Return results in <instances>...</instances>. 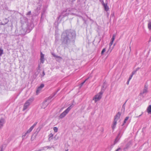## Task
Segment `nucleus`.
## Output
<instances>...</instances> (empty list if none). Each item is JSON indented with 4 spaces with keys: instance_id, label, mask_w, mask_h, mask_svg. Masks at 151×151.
<instances>
[{
    "instance_id": "nucleus-1",
    "label": "nucleus",
    "mask_w": 151,
    "mask_h": 151,
    "mask_svg": "<svg viewBox=\"0 0 151 151\" xmlns=\"http://www.w3.org/2000/svg\"><path fill=\"white\" fill-rule=\"evenodd\" d=\"M75 36V33L71 30L64 31L61 36L62 44L68 45L71 42L74 41Z\"/></svg>"
},
{
    "instance_id": "nucleus-2",
    "label": "nucleus",
    "mask_w": 151,
    "mask_h": 151,
    "mask_svg": "<svg viewBox=\"0 0 151 151\" xmlns=\"http://www.w3.org/2000/svg\"><path fill=\"white\" fill-rule=\"evenodd\" d=\"M74 9H68L64 10L60 14L58 17V19L63 18L68 16L69 14L75 15L73 12Z\"/></svg>"
},
{
    "instance_id": "nucleus-3",
    "label": "nucleus",
    "mask_w": 151,
    "mask_h": 151,
    "mask_svg": "<svg viewBox=\"0 0 151 151\" xmlns=\"http://www.w3.org/2000/svg\"><path fill=\"white\" fill-rule=\"evenodd\" d=\"M34 100L33 98H31L26 101L24 104L22 111H24L29 109V107Z\"/></svg>"
},
{
    "instance_id": "nucleus-4",
    "label": "nucleus",
    "mask_w": 151,
    "mask_h": 151,
    "mask_svg": "<svg viewBox=\"0 0 151 151\" xmlns=\"http://www.w3.org/2000/svg\"><path fill=\"white\" fill-rule=\"evenodd\" d=\"M74 105L72 104L69 107H68L59 116V117L60 119H62L68 113L69 111L71 110Z\"/></svg>"
},
{
    "instance_id": "nucleus-5",
    "label": "nucleus",
    "mask_w": 151,
    "mask_h": 151,
    "mask_svg": "<svg viewBox=\"0 0 151 151\" xmlns=\"http://www.w3.org/2000/svg\"><path fill=\"white\" fill-rule=\"evenodd\" d=\"M103 92L100 91L99 93L95 95L93 99V100H94L95 102L99 100L102 97V96Z\"/></svg>"
},
{
    "instance_id": "nucleus-6",
    "label": "nucleus",
    "mask_w": 151,
    "mask_h": 151,
    "mask_svg": "<svg viewBox=\"0 0 151 151\" xmlns=\"http://www.w3.org/2000/svg\"><path fill=\"white\" fill-rule=\"evenodd\" d=\"M56 93L57 92L53 93L52 95L51 96L49 97L48 99H47L45 101L43 102L42 106V108L45 109L47 107L48 105L47 102L48 101L49 99H51L55 95Z\"/></svg>"
},
{
    "instance_id": "nucleus-7",
    "label": "nucleus",
    "mask_w": 151,
    "mask_h": 151,
    "mask_svg": "<svg viewBox=\"0 0 151 151\" xmlns=\"http://www.w3.org/2000/svg\"><path fill=\"white\" fill-rule=\"evenodd\" d=\"M148 85L147 83H145L144 89L140 91V95H146L148 91Z\"/></svg>"
},
{
    "instance_id": "nucleus-8",
    "label": "nucleus",
    "mask_w": 151,
    "mask_h": 151,
    "mask_svg": "<svg viewBox=\"0 0 151 151\" xmlns=\"http://www.w3.org/2000/svg\"><path fill=\"white\" fill-rule=\"evenodd\" d=\"M5 122V120L4 118H1L0 119V128H2Z\"/></svg>"
},
{
    "instance_id": "nucleus-9",
    "label": "nucleus",
    "mask_w": 151,
    "mask_h": 151,
    "mask_svg": "<svg viewBox=\"0 0 151 151\" xmlns=\"http://www.w3.org/2000/svg\"><path fill=\"white\" fill-rule=\"evenodd\" d=\"M122 135V134L121 133V132L120 131L119 132L118 136L115 139V141L114 142V144H116L118 142Z\"/></svg>"
},
{
    "instance_id": "nucleus-10",
    "label": "nucleus",
    "mask_w": 151,
    "mask_h": 151,
    "mask_svg": "<svg viewBox=\"0 0 151 151\" xmlns=\"http://www.w3.org/2000/svg\"><path fill=\"white\" fill-rule=\"evenodd\" d=\"M121 113L120 112H118L114 117V120L117 121L119 119L121 116Z\"/></svg>"
},
{
    "instance_id": "nucleus-11",
    "label": "nucleus",
    "mask_w": 151,
    "mask_h": 151,
    "mask_svg": "<svg viewBox=\"0 0 151 151\" xmlns=\"http://www.w3.org/2000/svg\"><path fill=\"white\" fill-rule=\"evenodd\" d=\"M44 55L41 52L40 53V62H41L43 63L44 61Z\"/></svg>"
},
{
    "instance_id": "nucleus-12",
    "label": "nucleus",
    "mask_w": 151,
    "mask_h": 151,
    "mask_svg": "<svg viewBox=\"0 0 151 151\" xmlns=\"http://www.w3.org/2000/svg\"><path fill=\"white\" fill-rule=\"evenodd\" d=\"M117 121L114 120V122L111 126L113 130H114L115 129L117 124Z\"/></svg>"
},
{
    "instance_id": "nucleus-13",
    "label": "nucleus",
    "mask_w": 151,
    "mask_h": 151,
    "mask_svg": "<svg viewBox=\"0 0 151 151\" xmlns=\"http://www.w3.org/2000/svg\"><path fill=\"white\" fill-rule=\"evenodd\" d=\"M148 28L149 30H151V20H149L148 21Z\"/></svg>"
},
{
    "instance_id": "nucleus-14",
    "label": "nucleus",
    "mask_w": 151,
    "mask_h": 151,
    "mask_svg": "<svg viewBox=\"0 0 151 151\" xmlns=\"http://www.w3.org/2000/svg\"><path fill=\"white\" fill-rule=\"evenodd\" d=\"M147 111L149 114H151V105H150L147 108Z\"/></svg>"
},
{
    "instance_id": "nucleus-15",
    "label": "nucleus",
    "mask_w": 151,
    "mask_h": 151,
    "mask_svg": "<svg viewBox=\"0 0 151 151\" xmlns=\"http://www.w3.org/2000/svg\"><path fill=\"white\" fill-rule=\"evenodd\" d=\"M48 137V140L49 141H50L51 139H52L53 138V134L52 133H50L49 134Z\"/></svg>"
},
{
    "instance_id": "nucleus-16",
    "label": "nucleus",
    "mask_w": 151,
    "mask_h": 151,
    "mask_svg": "<svg viewBox=\"0 0 151 151\" xmlns=\"http://www.w3.org/2000/svg\"><path fill=\"white\" fill-rule=\"evenodd\" d=\"M103 6L104 8V9L106 11H108L109 10V8L107 6V4H104V5Z\"/></svg>"
},
{
    "instance_id": "nucleus-17",
    "label": "nucleus",
    "mask_w": 151,
    "mask_h": 151,
    "mask_svg": "<svg viewBox=\"0 0 151 151\" xmlns=\"http://www.w3.org/2000/svg\"><path fill=\"white\" fill-rule=\"evenodd\" d=\"M42 88H40L39 87L37 88V91H36V94L37 95L39 93H40V91L41 90Z\"/></svg>"
},
{
    "instance_id": "nucleus-18",
    "label": "nucleus",
    "mask_w": 151,
    "mask_h": 151,
    "mask_svg": "<svg viewBox=\"0 0 151 151\" xmlns=\"http://www.w3.org/2000/svg\"><path fill=\"white\" fill-rule=\"evenodd\" d=\"M32 128L30 127L26 133L28 135V134L32 131Z\"/></svg>"
},
{
    "instance_id": "nucleus-19",
    "label": "nucleus",
    "mask_w": 151,
    "mask_h": 151,
    "mask_svg": "<svg viewBox=\"0 0 151 151\" xmlns=\"http://www.w3.org/2000/svg\"><path fill=\"white\" fill-rule=\"evenodd\" d=\"M32 128L30 127L26 133L28 135V134L32 131Z\"/></svg>"
},
{
    "instance_id": "nucleus-20",
    "label": "nucleus",
    "mask_w": 151,
    "mask_h": 151,
    "mask_svg": "<svg viewBox=\"0 0 151 151\" xmlns=\"http://www.w3.org/2000/svg\"><path fill=\"white\" fill-rule=\"evenodd\" d=\"M32 128L30 127L26 133L28 135V134L32 131Z\"/></svg>"
},
{
    "instance_id": "nucleus-21",
    "label": "nucleus",
    "mask_w": 151,
    "mask_h": 151,
    "mask_svg": "<svg viewBox=\"0 0 151 151\" xmlns=\"http://www.w3.org/2000/svg\"><path fill=\"white\" fill-rule=\"evenodd\" d=\"M129 119V117H126L125 118V119L124 121V123L122 124V126L124 125V124L126 123V121L128 119Z\"/></svg>"
},
{
    "instance_id": "nucleus-22",
    "label": "nucleus",
    "mask_w": 151,
    "mask_h": 151,
    "mask_svg": "<svg viewBox=\"0 0 151 151\" xmlns=\"http://www.w3.org/2000/svg\"><path fill=\"white\" fill-rule=\"evenodd\" d=\"M27 135V136H28V135L26 133H25L24 134H23V135L22 136V138L23 139L25 138V137Z\"/></svg>"
},
{
    "instance_id": "nucleus-23",
    "label": "nucleus",
    "mask_w": 151,
    "mask_h": 151,
    "mask_svg": "<svg viewBox=\"0 0 151 151\" xmlns=\"http://www.w3.org/2000/svg\"><path fill=\"white\" fill-rule=\"evenodd\" d=\"M5 20L6 21V22L4 23H1V24L5 25V24H6L8 23V20L7 19H6V18L5 19Z\"/></svg>"
},
{
    "instance_id": "nucleus-24",
    "label": "nucleus",
    "mask_w": 151,
    "mask_h": 151,
    "mask_svg": "<svg viewBox=\"0 0 151 151\" xmlns=\"http://www.w3.org/2000/svg\"><path fill=\"white\" fill-rule=\"evenodd\" d=\"M129 145H127L125 146V147L124 148L123 150L124 151H126L127 150L128 148Z\"/></svg>"
},
{
    "instance_id": "nucleus-25",
    "label": "nucleus",
    "mask_w": 151,
    "mask_h": 151,
    "mask_svg": "<svg viewBox=\"0 0 151 151\" xmlns=\"http://www.w3.org/2000/svg\"><path fill=\"white\" fill-rule=\"evenodd\" d=\"M53 130L55 132H56L58 131V128L56 127H54L53 128Z\"/></svg>"
},
{
    "instance_id": "nucleus-26",
    "label": "nucleus",
    "mask_w": 151,
    "mask_h": 151,
    "mask_svg": "<svg viewBox=\"0 0 151 151\" xmlns=\"http://www.w3.org/2000/svg\"><path fill=\"white\" fill-rule=\"evenodd\" d=\"M37 122H35L34 124L32 126H31L30 127L32 128V129H33V128H34V127H35V126L36 125V124H37Z\"/></svg>"
},
{
    "instance_id": "nucleus-27",
    "label": "nucleus",
    "mask_w": 151,
    "mask_h": 151,
    "mask_svg": "<svg viewBox=\"0 0 151 151\" xmlns=\"http://www.w3.org/2000/svg\"><path fill=\"white\" fill-rule=\"evenodd\" d=\"M37 122H35L34 124L32 126H31L30 127L32 128V129H33V128H34V127H35V126L36 125V124H37Z\"/></svg>"
},
{
    "instance_id": "nucleus-28",
    "label": "nucleus",
    "mask_w": 151,
    "mask_h": 151,
    "mask_svg": "<svg viewBox=\"0 0 151 151\" xmlns=\"http://www.w3.org/2000/svg\"><path fill=\"white\" fill-rule=\"evenodd\" d=\"M116 35H113L112 36V37L111 39V40L112 41H114L115 39Z\"/></svg>"
},
{
    "instance_id": "nucleus-29",
    "label": "nucleus",
    "mask_w": 151,
    "mask_h": 151,
    "mask_svg": "<svg viewBox=\"0 0 151 151\" xmlns=\"http://www.w3.org/2000/svg\"><path fill=\"white\" fill-rule=\"evenodd\" d=\"M47 148V149H50L51 148V147L50 146H45L43 147V149L44 150L45 149Z\"/></svg>"
},
{
    "instance_id": "nucleus-30",
    "label": "nucleus",
    "mask_w": 151,
    "mask_h": 151,
    "mask_svg": "<svg viewBox=\"0 0 151 151\" xmlns=\"http://www.w3.org/2000/svg\"><path fill=\"white\" fill-rule=\"evenodd\" d=\"M106 51V49L105 48H104L102 51H101V54L102 55H103V53Z\"/></svg>"
},
{
    "instance_id": "nucleus-31",
    "label": "nucleus",
    "mask_w": 151,
    "mask_h": 151,
    "mask_svg": "<svg viewBox=\"0 0 151 151\" xmlns=\"http://www.w3.org/2000/svg\"><path fill=\"white\" fill-rule=\"evenodd\" d=\"M114 41H112L111 40V41L109 44V45L110 47L113 44Z\"/></svg>"
},
{
    "instance_id": "nucleus-32",
    "label": "nucleus",
    "mask_w": 151,
    "mask_h": 151,
    "mask_svg": "<svg viewBox=\"0 0 151 151\" xmlns=\"http://www.w3.org/2000/svg\"><path fill=\"white\" fill-rule=\"evenodd\" d=\"M100 1L102 4L103 6L104 5V4H106L104 2V1L103 0H100Z\"/></svg>"
},
{
    "instance_id": "nucleus-33",
    "label": "nucleus",
    "mask_w": 151,
    "mask_h": 151,
    "mask_svg": "<svg viewBox=\"0 0 151 151\" xmlns=\"http://www.w3.org/2000/svg\"><path fill=\"white\" fill-rule=\"evenodd\" d=\"M122 148L121 147H119L118 148L116 149L115 151H122Z\"/></svg>"
},
{
    "instance_id": "nucleus-34",
    "label": "nucleus",
    "mask_w": 151,
    "mask_h": 151,
    "mask_svg": "<svg viewBox=\"0 0 151 151\" xmlns=\"http://www.w3.org/2000/svg\"><path fill=\"white\" fill-rule=\"evenodd\" d=\"M44 84H41L39 87L42 89L43 87H44Z\"/></svg>"
},
{
    "instance_id": "nucleus-35",
    "label": "nucleus",
    "mask_w": 151,
    "mask_h": 151,
    "mask_svg": "<svg viewBox=\"0 0 151 151\" xmlns=\"http://www.w3.org/2000/svg\"><path fill=\"white\" fill-rule=\"evenodd\" d=\"M136 72L137 71L135 70L133 71L132 73V76H133V75H134V74L136 73Z\"/></svg>"
},
{
    "instance_id": "nucleus-36",
    "label": "nucleus",
    "mask_w": 151,
    "mask_h": 151,
    "mask_svg": "<svg viewBox=\"0 0 151 151\" xmlns=\"http://www.w3.org/2000/svg\"><path fill=\"white\" fill-rule=\"evenodd\" d=\"M132 75H130V76L129 77L128 79L129 81H130V80L132 79Z\"/></svg>"
},
{
    "instance_id": "nucleus-37",
    "label": "nucleus",
    "mask_w": 151,
    "mask_h": 151,
    "mask_svg": "<svg viewBox=\"0 0 151 151\" xmlns=\"http://www.w3.org/2000/svg\"><path fill=\"white\" fill-rule=\"evenodd\" d=\"M125 103H124L122 106V108H123L124 110L125 109Z\"/></svg>"
},
{
    "instance_id": "nucleus-38",
    "label": "nucleus",
    "mask_w": 151,
    "mask_h": 151,
    "mask_svg": "<svg viewBox=\"0 0 151 151\" xmlns=\"http://www.w3.org/2000/svg\"><path fill=\"white\" fill-rule=\"evenodd\" d=\"M31 14V11H29L27 13L26 15H30Z\"/></svg>"
},
{
    "instance_id": "nucleus-39",
    "label": "nucleus",
    "mask_w": 151,
    "mask_h": 151,
    "mask_svg": "<svg viewBox=\"0 0 151 151\" xmlns=\"http://www.w3.org/2000/svg\"><path fill=\"white\" fill-rule=\"evenodd\" d=\"M44 150L43 149V147L42 148V149H39L38 150H35V151H42V150Z\"/></svg>"
},
{
    "instance_id": "nucleus-40",
    "label": "nucleus",
    "mask_w": 151,
    "mask_h": 151,
    "mask_svg": "<svg viewBox=\"0 0 151 151\" xmlns=\"http://www.w3.org/2000/svg\"><path fill=\"white\" fill-rule=\"evenodd\" d=\"M55 57L57 58H60L61 59L62 58L61 57H60V56H57V55L55 56Z\"/></svg>"
},
{
    "instance_id": "nucleus-41",
    "label": "nucleus",
    "mask_w": 151,
    "mask_h": 151,
    "mask_svg": "<svg viewBox=\"0 0 151 151\" xmlns=\"http://www.w3.org/2000/svg\"><path fill=\"white\" fill-rule=\"evenodd\" d=\"M87 79H86L85 81H84L83 82H82V83H81V86H82L83 84L85 83V82L86 81V80Z\"/></svg>"
},
{
    "instance_id": "nucleus-42",
    "label": "nucleus",
    "mask_w": 151,
    "mask_h": 151,
    "mask_svg": "<svg viewBox=\"0 0 151 151\" xmlns=\"http://www.w3.org/2000/svg\"><path fill=\"white\" fill-rule=\"evenodd\" d=\"M139 69H140V68L139 67H138L136 68L135 70L136 71H137V70H138Z\"/></svg>"
},
{
    "instance_id": "nucleus-43",
    "label": "nucleus",
    "mask_w": 151,
    "mask_h": 151,
    "mask_svg": "<svg viewBox=\"0 0 151 151\" xmlns=\"http://www.w3.org/2000/svg\"><path fill=\"white\" fill-rule=\"evenodd\" d=\"M75 0H69L70 1V2H72V3L73 2V1H74Z\"/></svg>"
},
{
    "instance_id": "nucleus-44",
    "label": "nucleus",
    "mask_w": 151,
    "mask_h": 151,
    "mask_svg": "<svg viewBox=\"0 0 151 151\" xmlns=\"http://www.w3.org/2000/svg\"><path fill=\"white\" fill-rule=\"evenodd\" d=\"M45 74L44 71H43V72H42V76H43L45 75Z\"/></svg>"
},
{
    "instance_id": "nucleus-45",
    "label": "nucleus",
    "mask_w": 151,
    "mask_h": 151,
    "mask_svg": "<svg viewBox=\"0 0 151 151\" xmlns=\"http://www.w3.org/2000/svg\"><path fill=\"white\" fill-rule=\"evenodd\" d=\"M58 40L57 39H56H56H55V43H57V41H58Z\"/></svg>"
},
{
    "instance_id": "nucleus-46",
    "label": "nucleus",
    "mask_w": 151,
    "mask_h": 151,
    "mask_svg": "<svg viewBox=\"0 0 151 151\" xmlns=\"http://www.w3.org/2000/svg\"><path fill=\"white\" fill-rule=\"evenodd\" d=\"M0 151H3V147H1V150H0Z\"/></svg>"
},
{
    "instance_id": "nucleus-47",
    "label": "nucleus",
    "mask_w": 151,
    "mask_h": 151,
    "mask_svg": "<svg viewBox=\"0 0 151 151\" xmlns=\"http://www.w3.org/2000/svg\"><path fill=\"white\" fill-rule=\"evenodd\" d=\"M129 80H128V81L127 82V84H129Z\"/></svg>"
},
{
    "instance_id": "nucleus-48",
    "label": "nucleus",
    "mask_w": 151,
    "mask_h": 151,
    "mask_svg": "<svg viewBox=\"0 0 151 151\" xmlns=\"http://www.w3.org/2000/svg\"><path fill=\"white\" fill-rule=\"evenodd\" d=\"M52 55H53V56L54 57H55V56H56V55L55 54H52Z\"/></svg>"
},
{
    "instance_id": "nucleus-49",
    "label": "nucleus",
    "mask_w": 151,
    "mask_h": 151,
    "mask_svg": "<svg viewBox=\"0 0 151 151\" xmlns=\"http://www.w3.org/2000/svg\"><path fill=\"white\" fill-rule=\"evenodd\" d=\"M127 101V100H126V101H125V102L124 103H125V104H126Z\"/></svg>"
},
{
    "instance_id": "nucleus-50",
    "label": "nucleus",
    "mask_w": 151,
    "mask_h": 151,
    "mask_svg": "<svg viewBox=\"0 0 151 151\" xmlns=\"http://www.w3.org/2000/svg\"><path fill=\"white\" fill-rule=\"evenodd\" d=\"M68 150H66L65 151H68Z\"/></svg>"
},
{
    "instance_id": "nucleus-51",
    "label": "nucleus",
    "mask_w": 151,
    "mask_h": 151,
    "mask_svg": "<svg viewBox=\"0 0 151 151\" xmlns=\"http://www.w3.org/2000/svg\"><path fill=\"white\" fill-rule=\"evenodd\" d=\"M141 115H142V114L140 115H139V116H141Z\"/></svg>"
},
{
    "instance_id": "nucleus-52",
    "label": "nucleus",
    "mask_w": 151,
    "mask_h": 151,
    "mask_svg": "<svg viewBox=\"0 0 151 151\" xmlns=\"http://www.w3.org/2000/svg\"><path fill=\"white\" fill-rule=\"evenodd\" d=\"M0 129H1V128H0Z\"/></svg>"
}]
</instances>
